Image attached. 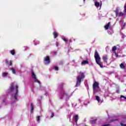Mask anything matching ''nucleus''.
Segmentation results:
<instances>
[{
  "instance_id": "nucleus-18",
  "label": "nucleus",
  "mask_w": 126,
  "mask_h": 126,
  "mask_svg": "<svg viewBox=\"0 0 126 126\" xmlns=\"http://www.w3.org/2000/svg\"><path fill=\"white\" fill-rule=\"evenodd\" d=\"M8 74V73L6 72V73H2V76L3 77H5V76H7V75Z\"/></svg>"
},
{
  "instance_id": "nucleus-33",
  "label": "nucleus",
  "mask_w": 126,
  "mask_h": 126,
  "mask_svg": "<svg viewBox=\"0 0 126 126\" xmlns=\"http://www.w3.org/2000/svg\"><path fill=\"white\" fill-rule=\"evenodd\" d=\"M120 98H124L125 99L126 96H125L124 95H121Z\"/></svg>"
},
{
  "instance_id": "nucleus-17",
  "label": "nucleus",
  "mask_w": 126,
  "mask_h": 126,
  "mask_svg": "<svg viewBox=\"0 0 126 126\" xmlns=\"http://www.w3.org/2000/svg\"><path fill=\"white\" fill-rule=\"evenodd\" d=\"M11 70L12 71V72L13 73V74H15V73H16V71H15V69H14V68L12 67L11 68Z\"/></svg>"
},
{
  "instance_id": "nucleus-35",
  "label": "nucleus",
  "mask_w": 126,
  "mask_h": 126,
  "mask_svg": "<svg viewBox=\"0 0 126 126\" xmlns=\"http://www.w3.org/2000/svg\"><path fill=\"white\" fill-rule=\"evenodd\" d=\"M35 45H39V41H37L36 43H34Z\"/></svg>"
},
{
  "instance_id": "nucleus-29",
  "label": "nucleus",
  "mask_w": 126,
  "mask_h": 126,
  "mask_svg": "<svg viewBox=\"0 0 126 126\" xmlns=\"http://www.w3.org/2000/svg\"><path fill=\"white\" fill-rule=\"evenodd\" d=\"M63 40L64 41V42H65V43L67 42V40H66L65 38H63Z\"/></svg>"
},
{
  "instance_id": "nucleus-25",
  "label": "nucleus",
  "mask_w": 126,
  "mask_h": 126,
  "mask_svg": "<svg viewBox=\"0 0 126 126\" xmlns=\"http://www.w3.org/2000/svg\"><path fill=\"white\" fill-rule=\"evenodd\" d=\"M114 54L115 55V57H116V58H117V57H119V55H118V53H117V52L116 51H115Z\"/></svg>"
},
{
  "instance_id": "nucleus-30",
  "label": "nucleus",
  "mask_w": 126,
  "mask_h": 126,
  "mask_svg": "<svg viewBox=\"0 0 126 126\" xmlns=\"http://www.w3.org/2000/svg\"><path fill=\"white\" fill-rule=\"evenodd\" d=\"M116 121H118V119H112V120H111V122H116Z\"/></svg>"
},
{
  "instance_id": "nucleus-8",
  "label": "nucleus",
  "mask_w": 126,
  "mask_h": 126,
  "mask_svg": "<svg viewBox=\"0 0 126 126\" xmlns=\"http://www.w3.org/2000/svg\"><path fill=\"white\" fill-rule=\"evenodd\" d=\"M103 61L104 63H108V56L106 55L105 56L103 57Z\"/></svg>"
},
{
  "instance_id": "nucleus-34",
  "label": "nucleus",
  "mask_w": 126,
  "mask_h": 126,
  "mask_svg": "<svg viewBox=\"0 0 126 126\" xmlns=\"http://www.w3.org/2000/svg\"><path fill=\"white\" fill-rule=\"evenodd\" d=\"M54 113H52V114H51V118H54Z\"/></svg>"
},
{
  "instance_id": "nucleus-26",
  "label": "nucleus",
  "mask_w": 126,
  "mask_h": 126,
  "mask_svg": "<svg viewBox=\"0 0 126 126\" xmlns=\"http://www.w3.org/2000/svg\"><path fill=\"white\" fill-rule=\"evenodd\" d=\"M54 69L55 70H59V67L58 66H55L54 67Z\"/></svg>"
},
{
  "instance_id": "nucleus-21",
  "label": "nucleus",
  "mask_w": 126,
  "mask_h": 126,
  "mask_svg": "<svg viewBox=\"0 0 126 126\" xmlns=\"http://www.w3.org/2000/svg\"><path fill=\"white\" fill-rule=\"evenodd\" d=\"M36 120L37 122H40V120H41V117L39 116H36Z\"/></svg>"
},
{
  "instance_id": "nucleus-13",
  "label": "nucleus",
  "mask_w": 126,
  "mask_h": 126,
  "mask_svg": "<svg viewBox=\"0 0 126 126\" xmlns=\"http://www.w3.org/2000/svg\"><path fill=\"white\" fill-rule=\"evenodd\" d=\"M94 5L96 7H99V6H100V2H99L98 1H95L94 3Z\"/></svg>"
},
{
  "instance_id": "nucleus-37",
  "label": "nucleus",
  "mask_w": 126,
  "mask_h": 126,
  "mask_svg": "<svg viewBox=\"0 0 126 126\" xmlns=\"http://www.w3.org/2000/svg\"><path fill=\"white\" fill-rule=\"evenodd\" d=\"M6 63H7V61H6Z\"/></svg>"
},
{
  "instance_id": "nucleus-1",
  "label": "nucleus",
  "mask_w": 126,
  "mask_h": 126,
  "mask_svg": "<svg viewBox=\"0 0 126 126\" xmlns=\"http://www.w3.org/2000/svg\"><path fill=\"white\" fill-rule=\"evenodd\" d=\"M85 78V75L84 73H82L81 72H80V74L76 78V83L75 86V87H78V86H80V84H81V81L83 80L84 78Z\"/></svg>"
},
{
  "instance_id": "nucleus-28",
  "label": "nucleus",
  "mask_w": 126,
  "mask_h": 126,
  "mask_svg": "<svg viewBox=\"0 0 126 126\" xmlns=\"http://www.w3.org/2000/svg\"><path fill=\"white\" fill-rule=\"evenodd\" d=\"M59 64H60V65H63V61H60V62H59Z\"/></svg>"
},
{
  "instance_id": "nucleus-2",
  "label": "nucleus",
  "mask_w": 126,
  "mask_h": 126,
  "mask_svg": "<svg viewBox=\"0 0 126 126\" xmlns=\"http://www.w3.org/2000/svg\"><path fill=\"white\" fill-rule=\"evenodd\" d=\"M94 57L97 64H98L100 67L103 68V65L101 63V57H100V55H99V53H98V51H97V50H95Z\"/></svg>"
},
{
  "instance_id": "nucleus-5",
  "label": "nucleus",
  "mask_w": 126,
  "mask_h": 126,
  "mask_svg": "<svg viewBox=\"0 0 126 126\" xmlns=\"http://www.w3.org/2000/svg\"><path fill=\"white\" fill-rule=\"evenodd\" d=\"M44 61L45 64H49L50 63H51V61H50V57L49 56H46V57H44Z\"/></svg>"
},
{
  "instance_id": "nucleus-12",
  "label": "nucleus",
  "mask_w": 126,
  "mask_h": 126,
  "mask_svg": "<svg viewBox=\"0 0 126 126\" xmlns=\"http://www.w3.org/2000/svg\"><path fill=\"white\" fill-rule=\"evenodd\" d=\"M120 67L122 69H126V65L123 63L120 64Z\"/></svg>"
},
{
  "instance_id": "nucleus-39",
  "label": "nucleus",
  "mask_w": 126,
  "mask_h": 126,
  "mask_svg": "<svg viewBox=\"0 0 126 126\" xmlns=\"http://www.w3.org/2000/svg\"><path fill=\"white\" fill-rule=\"evenodd\" d=\"M125 99H126V97L125 96Z\"/></svg>"
},
{
  "instance_id": "nucleus-19",
  "label": "nucleus",
  "mask_w": 126,
  "mask_h": 126,
  "mask_svg": "<svg viewBox=\"0 0 126 126\" xmlns=\"http://www.w3.org/2000/svg\"><path fill=\"white\" fill-rule=\"evenodd\" d=\"M95 100H96V101H97L98 102H100L101 99H100V97H99V96L96 95L95 96Z\"/></svg>"
},
{
  "instance_id": "nucleus-32",
  "label": "nucleus",
  "mask_w": 126,
  "mask_h": 126,
  "mask_svg": "<svg viewBox=\"0 0 126 126\" xmlns=\"http://www.w3.org/2000/svg\"><path fill=\"white\" fill-rule=\"evenodd\" d=\"M9 65L10 66L12 65V63L11 62V61H9Z\"/></svg>"
},
{
  "instance_id": "nucleus-20",
  "label": "nucleus",
  "mask_w": 126,
  "mask_h": 126,
  "mask_svg": "<svg viewBox=\"0 0 126 126\" xmlns=\"http://www.w3.org/2000/svg\"><path fill=\"white\" fill-rule=\"evenodd\" d=\"M116 50H117V46H113L112 48V51L114 52V53H115V52H116Z\"/></svg>"
},
{
  "instance_id": "nucleus-24",
  "label": "nucleus",
  "mask_w": 126,
  "mask_h": 126,
  "mask_svg": "<svg viewBox=\"0 0 126 126\" xmlns=\"http://www.w3.org/2000/svg\"><path fill=\"white\" fill-rule=\"evenodd\" d=\"M97 121V119H95L94 120H93L92 121V124H95V123H96V121Z\"/></svg>"
},
{
  "instance_id": "nucleus-40",
  "label": "nucleus",
  "mask_w": 126,
  "mask_h": 126,
  "mask_svg": "<svg viewBox=\"0 0 126 126\" xmlns=\"http://www.w3.org/2000/svg\"><path fill=\"white\" fill-rule=\"evenodd\" d=\"M61 99H63V97H61Z\"/></svg>"
},
{
  "instance_id": "nucleus-11",
  "label": "nucleus",
  "mask_w": 126,
  "mask_h": 126,
  "mask_svg": "<svg viewBox=\"0 0 126 126\" xmlns=\"http://www.w3.org/2000/svg\"><path fill=\"white\" fill-rule=\"evenodd\" d=\"M110 24H111V22H108L107 24L104 26V28L106 30H108L109 29V27H110Z\"/></svg>"
},
{
  "instance_id": "nucleus-27",
  "label": "nucleus",
  "mask_w": 126,
  "mask_h": 126,
  "mask_svg": "<svg viewBox=\"0 0 126 126\" xmlns=\"http://www.w3.org/2000/svg\"><path fill=\"white\" fill-rule=\"evenodd\" d=\"M124 15V13L120 12L119 13V16H123Z\"/></svg>"
},
{
  "instance_id": "nucleus-31",
  "label": "nucleus",
  "mask_w": 126,
  "mask_h": 126,
  "mask_svg": "<svg viewBox=\"0 0 126 126\" xmlns=\"http://www.w3.org/2000/svg\"><path fill=\"white\" fill-rule=\"evenodd\" d=\"M120 125H121V126H126V124H123V123H121L120 124Z\"/></svg>"
},
{
  "instance_id": "nucleus-3",
  "label": "nucleus",
  "mask_w": 126,
  "mask_h": 126,
  "mask_svg": "<svg viewBox=\"0 0 126 126\" xmlns=\"http://www.w3.org/2000/svg\"><path fill=\"white\" fill-rule=\"evenodd\" d=\"M97 89H100V87L99 86V83L95 81L93 85L94 94H96V93L99 92L100 90Z\"/></svg>"
},
{
  "instance_id": "nucleus-23",
  "label": "nucleus",
  "mask_w": 126,
  "mask_h": 126,
  "mask_svg": "<svg viewBox=\"0 0 126 126\" xmlns=\"http://www.w3.org/2000/svg\"><path fill=\"white\" fill-rule=\"evenodd\" d=\"M61 92H62V94H63V95H65L66 96H67V94H66L65 93V92H64L63 90L61 91Z\"/></svg>"
},
{
  "instance_id": "nucleus-14",
  "label": "nucleus",
  "mask_w": 126,
  "mask_h": 126,
  "mask_svg": "<svg viewBox=\"0 0 126 126\" xmlns=\"http://www.w3.org/2000/svg\"><path fill=\"white\" fill-rule=\"evenodd\" d=\"M53 35H54L55 39H56L58 36V32H53Z\"/></svg>"
},
{
  "instance_id": "nucleus-4",
  "label": "nucleus",
  "mask_w": 126,
  "mask_h": 126,
  "mask_svg": "<svg viewBox=\"0 0 126 126\" xmlns=\"http://www.w3.org/2000/svg\"><path fill=\"white\" fill-rule=\"evenodd\" d=\"M32 78H33V79H34V82H37V83H38L40 87H41V82H40V81L37 79V78L36 77V74H35L34 72H32Z\"/></svg>"
},
{
  "instance_id": "nucleus-22",
  "label": "nucleus",
  "mask_w": 126,
  "mask_h": 126,
  "mask_svg": "<svg viewBox=\"0 0 126 126\" xmlns=\"http://www.w3.org/2000/svg\"><path fill=\"white\" fill-rule=\"evenodd\" d=\"M14 89V86H11V88H10V91L12 92L13 91Z\"/></svg>"
},
{
  "instance_id": "nucleus-6",
  "label": "nucleus",
  "mask_w": 126,
  "mask_h": 126,
  "mask_svg": "<svg viewBox=\"0 0 126 126\" xmlns=\"http://www.w3.org/2000/svg\"><path fill=\"white\" fill-rule=\"evenodd\" d=\"M16 93H15V94L14 95V98L15 100H17V96H18V86H16Z\"/></svg>"
},
{
  "instance_id": "nucleus-36",
  "label": "nucleus",
  "mask_w": 126,
  "mask_h": 126,
  "mask_svg": "<svg viewBox=\"0 0 126 126\" xmlns=\"http://www.w3.org/2000/svg\"><path fill=\"white\" fill-rule=\"evenodd\" d=\"M116 93H120V90H117Z\"/></svg>"
},
{
  "instance_id": "nucleus-38",
  "label": "nucleus",
  "mask_w": 126,
  "mask_h": 126,
  "mask_svg": "<svg viewBox=\"0 0 126 126\" xmlns=\"http://www.w3.org/2000/svg\"><path fill=\"white\" fill-rule=\"evenodd\" d=\"M84 1H85V0H83Z\"/></svg>"
},
{
  "instance_id": "nucleus-16",
  "label": "nucleus",
  "mask_w": 126,
  "mask_h": 126,
  "mask_svg": "<svg viewBox=\"0 0 126 126\" xmlns=\"http://www.w3.org/2000/svg\"><path fill=\"white\" fill-rule=\"evenodd\" d=\"M10 53L11 55H12V56H14L15 55V50H12L10 51Z\"/></svg>"
},
{
  "instance_id": "nucleus-15",
  "label": "nucleus",
  "mask_w": 126,
  "mask_h": 126,
  "mask_svg": "<svg viewBox=\"0 0 126 126\" xmlns=\"http://www.w3.org/2000/svg\"><path fill=\"white\" fill-rule=\"evenodd\" d=\"M31 113H32V112H33V111L34 110V105H33L32 103L31 104Z\"/></svg>"
},
{
  "instance_id": "nucleus-7",
  "label": "nucleus",
  "mask_w": 126,
  "mask_h": 126,
  "mask_svg": "<svg viewBox=\"0 0 126 126\" xmlns=\"http://www.w3.org/2000/svg\"><path fill=\"white\" fill-rule=\"evenodd\" d=\"M74 122L76 124H77V122H78V120H79V117L78 115H76L74 116Z\"/></svg>"
},
{
  "instance_id": "nucleus-10",
  "label": "nucleus",
  "mask_w": 126,
  "mask_h": 126,
  "mask_svg": "<svg viewBox=\"0 0 126 126\" xmlns=\"http://www.w3.org/2000/svg\"><path fill=\"white\" fill-rule=\"evenodd\" d=\"M63 85H64V84L63 83H62L59 85V88L61 89V91H63Z\"/></svg>"
},
{
  "instance_id": "nucleus-9",
  "label": "nucleus",
  "mask_w": 126,
  "mask_h": 126,
  "mask_svg": "<svg viewBox=\"0 0 126 126\" xmlns=\"http://www.w3.org/2000/svg\"><path fill=\"white\" fill-rule=\"evenodd\" d=\"M89 63V61H88V59H86L85 61H83V62L81 63V64L85 65V64H88Z\"/></svg>"
}]
</instances>
